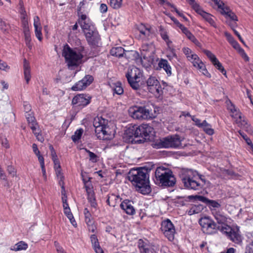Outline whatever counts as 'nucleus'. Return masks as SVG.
I'll return each mask as SVG.
<instances>
[{"label":"nucleus","instance_id":"f257e3e1","mask_svg":"<svg viewBox=\"0 0 253 253\" xmlns=\"http://www.w3.org/2000/svg\"><path fill=\"white\" fill-rule=\"evenodd\" d=\"M151 169L147 166L132 169L129 171L128 179L134 185L136 190L143 195L149 194L151 188L149 184V174Z\"/></svg>","mask_w":253,"mask_h":253},{"label":"nucleus","instance_id":"f03ea898","mask_svg":"<svg viewBox=\"0 0 253 253\" xmlns=\"http://www.w3.org/2000/svg\"><path fill=\"white\" fill-rule=\"evenodd\" d=\"M179 175L185 189L201 190L206 185V180L204 176L196 170L182 169L179 172Z\"/></svg>","mask_w":253,"mask_h":253},{"label":"nucleus","instance_id":"7ed1b4c3","mask_svg":"<svg viewBox=\"0 0 253 253\" xmlns=\"http://www.w3.org/2000/svg\"><path fill=\"white\" fill-rule=\"evenodd\" d=\"M153 133L154 128L148 124H142L139 126L134 125L126 131L129 138H132L131 141L139 144L144 142L146 137L153 136Z\"/></svg>","mask_w":253,"mask_h":253},{"label":"nucleus","instance_id":"20e7f679","mask_svg":"<svg viewBox=\"0 0 253 253\" xmlns=\"http://www.w3.org/2000/svg\"><path fill=\"white\" fill-rule=\"evenodd\" d=\"M156 184L165 187H173L176 183V178L173 172L163 167L157 168L155 172Z\"/></svg>","mask_w":253,"mask_h":253},{"label":"nucleus","instance_id":"39448f33","mask_svg":"<svg viewBox=\"0 0 253 253\" xmlns=\"http://www.w3.org/2000/svg\"><path fill=\"white\" fill-rule=\"evenodd\" d=\"M77 50V51L73 49L67 44L64 46L62 55L65 57L69 68L72 69L73 67H77L83 58L82 53L84 50V47L81 46Z\"/></svg>","mask_w":253,"mask_h":253},{"label":"nucleus","instance_id":"423d86ee","mask_svg":"<svg viewBox=\"0 0 253 253\" xmlns=\"http://www.w3.org/2000/svg\"><path fill=\"white\" fill-rule=\"evenodd\" d=\"M147 47L143 46L141 54L142 57H140L139 53L135 50H130L127 52L125 54V57L129 60H134L138 65H142L146 69H149L154 61L153 56L152 55V52L147 53Z\"/></svg>","mask_w":253,"mask_h":253},{"label":"nucleus","instance_id":"0eeeda50","mask_svg":"<svg viewBox=\"0 0 253 253\" xmlns=\"http://www.w3.org/2000/svg\"><path fill=\"white\" fill-rule=\"evenodd\" d=\"M181 141L179 135H170L155 140L151 146L155 149L177 148L181 145Z\"/></svg>","mask_w":253,"mask_h":253},{"label":"nucleus","instance_id":"6e6552de","mask_svg":"<svg viewBox=\"0 0 253 253\" xmlns=\"http://www.w3.org/2000/svg\"><path fill=\"white\" fill-rule=\"evenodd\" d=\"M107 125L108 120L102 117H97L94 119L93 126L98 137H102L104 140H110L113 137L114 134H111Z\"/></svg>","mask_w":253,"mask_h":253},{"label":"nucleus","instance_id":"1a4fd4ad","mask_svg":"<svg viewBox=\"0 0 253 253\" xmlns=\"http://www.w3.org/2000/svg\"><path fill=\"white\" fill-rule=\"evenodd\" d=\"M199 223L201 226L204 233L208 235H212L217 232L219 225L210 217L204 216L199 220Z\"/></svg>","mask_w":253,"mask_h":253},{"label":"nucleus","instance_id":"9d476101","mask_svg":"<svg viewBox=\"0 0 253 253\" xmlns=\"http://www.w3.org/2000/svg\"><path fill=\"white\" fill-rule=\"evenodd\" d=\"M142 72L138 68L134 67L128 70L126 74L128 84L134 90H138L140 88L139 82L142 77Z\"/></svg>","mask_w":253,"mask_h":253},{"label":"nucleus","instance_id":"9b49d317","mask_svg":"<svg viewBox=\"0 0 253 253\" xmlns=\"http://www.w3.org/2000/svg\"><path fill=\"white\" fill-rule=\"evenodd\" d=\"M129 113L133 118L138 120L152 118L149 110L145 106H134L129 109Z\"/></svg>","mask_w":253,"mask_h":253},{"label":"nucleus","instance_id":"f8f14e48","mask_svg":"<svg viewBox=\"0 0 253 253\" xmlns=\"http://www.w3.org/2000/svg\"><path fill=\"white\" fill-rule=\"evenodd\" d=\"M146 83L150 92L159 95L163 94V88L156 77L150 76L147 80Z\"/></svg>","mask_w":253,"mask_h":253},{"label":"nucleus","instance_id":"ddd939ff","mask_svg":"<svg viewBox=\"0 0 253 253\" xmlns=\"http://www.w3.org/2000/svg\"><path fill=\"white\" fill-rule=\"evenodd\" d=\"M161 229L164 234L169 241H171L174 239L175 230L173 224L169 219H167L162 222Z\"/></svg>","mask_w":253,"mask_h":253},{"label":"nucleus","instance_id":"4468645a","mask_svg":"<svg viewBox=\"0 0 253 253\" xmlns=\"http://www.w3.org/2000/svg\"><path fill=\"white\" fill-rule=\"evenodd\" d=\"M83 5L84 3L83 2H81L80 3V7L78 9V14L80 16L78 20V23L81 26L84 32L86 33L85 31L90 32L91 30H93V27L91 25L90 20L87 18V16L85 14H82L81 15H80V11L81 10V6Z\"/></svg>","mask_w":253,"mask_h":253},{"label":"nucleus","instance_id":"2eb2a0df","mask_svg":"<svg viewBox=\"0 0 253 253\" xmlns=\"http://www.w3.org/2000/svg\"><path fill=\"white\" fill-rule=\"evenodd\" d=\"M91 98L88 94H79L74 97L72 103L75 107L82 108L90 103Z\"/></svg>","mask_w":253,"mask_h":253},{"label":"nucleus","instance_id":"dca6fc26","mask_svg":"<svg viewBox=\"0 0 253 253\" xmlns=\"http://www.w3.org/2000/svg\"><path fill=\"white\" fill-rule=\"evenodd\" d=\"M85 38L89 45L92 46V49L99 46L100 43V36L96 30H91L85 33Z\"/></svg>","mask_w":253,"mask_h":253},{"label":"nucleus","instance_id":"f3484780","mask_svg":"<svg viewBox=\"0 0 253 253\" xmlns=\"http://www.w3.org/2000/svg\"><path fill=\"white\" fill-rule=\"evenodd\" d=\"M93 81V78L91 75H85L81 80L76 83L71 87L73 91H81L85 89Z\"/></svg>","mask_w":253,"mask_h":253},{"label":"nucleus","instance_id":"a211bd4d","mask_svg":"<svg viewBox=\"0 0 253 253\" xmlns=\"http://www.w3.org/2000/svg\"><path fill=\"white\" fill-rule=\"evenodd\" d=\"M133 202L128 199L124 200L120 205V208L127 214L133 215L135 213V210L133 206Z\"/></svg>","mask_w":253,"mask_h":253},{"label":"nucleus","instance_id":"6ab92c4d","mask_svg":"<svg viewBox=\"0 0 253 253\" xmlns=\"http://www.w3.org/2000/svg\"><path fill=\"white\" fill-rule=\"evenodd\" d=\"M34 26L35 28V33L36 37L40 41L42 40V26L38 16H36L34 18Z\"/></svg>","mask_w":253,"mask_h":253},{"label":"nucleus","instance_id":"aec40b11","mask_svg":"<svg viewBox=\"0 0 253 253\" xmlns=\"http://www.w3.org/2000/svg\"><path fill=\"white\" fill-rule=\"evenodd\" d=\"M193 65L194 67L199 69L200 72H201L203 75H204L205 76L208 78L211 77V75L206 69V66L205 65L204 63L199 58L198 60H196L195 61H194V62L193 63Z\"/></svg>","mask_w":253,"mask_h":253},{"label":"nucleus","instance_id":"412c9836","mask_svg":"<svg viewBox=\"0 0 253 253\" xmlns=\"http://www.w3.org/2000/svg\"><path fill=\"white\" fill-rule=\"evenodd\" d=\"M163 68L166 72L168 76L171 75V68L168 63V60L164 59H161L158 62V67L157 69Z\"/></svg>","mask_w":253,"mask_h":253},{"label":"nucleus","instance_id":"4be33fe9","mask_svg":"<svg viewBox=\"0 0 253 253\" xmlns=\"http://www.w3.org/2000/svg\"><path fill=\"white\" fill-rule=\"evenodd\" d=\"M25 117L28 123L29 126L31 129L32 130L34 129L35 130H37L36 128L39 127V126L35 118L34 117L32 114H27L25 115Z\"/></svg>","mask_w":253,"mask_h":253},{"label":"nucleus","instance_id":"5701e85b","mask_svg":"<svg viewBox=\"0 0 253 253\" xmlns=\"http://www.w3.org/2000/svg\"><path fill=\"white\" fill-rule=\"evenodd\" d=\"M214 218L216 219L217 225L222 226L226 223V217L219 211L212 212Z\"/></svg>","mask_w":253,"mask_h":253},{"label":"nucleus","instance_id":"b1692460","mask_svg":"<svg viewBox=\"0 0 253 253\" xmlns=\"http://www.w3.org/2000/svg\"><path fill=\"white\" fill-rule=\"evenodd\" d=\"M128 51L125 52V49L123 47L118 46L112 48L110 53L112 56L121 57H123L124 55L125 56L126 53Z\"/></svg>","mask_w":253,"mask_h":253},{"label":"nucleus","instance_id":"393cba45","mask_svg":"<svg viewBox=\"0 0 253 253\" xmlns=\"http://www.w3.org/2000/svg\"><path fill=\"white\" fill-rule=\"evenodd\" d=\"M183 53L186 56L188 60L191 61L192 63L196 60H199L198 56L194 53H192V50L188 47H184L182 49Z\"/></svg>","mask_w":253,"mask_h":253},{"label":"nucleus","instance_id":"a878e982","mask_svg":"<svg viewBox=\"0 0 253 253\" xmlns=\"http://www.w3.org/2000/svg\"><path fill=\"white\" fill-rule=\"evenodd\" d=\"M204 199L203 203L206 204L211 211H212L213 208H219L221 207L220 204L216 201L210 200L206 197H205Z\"/></svg>","mask_w":253,"mask_h":253},{"label":"nucleus","instance_id":"bb28decb","mask_svg":"<svg viewBox=\"0 0 253 253\" xmlns=\"http://www.w3.org/2000/svg\"><path fill=\"white\" fill-rule=\"evenodd\" d=\"M228 238L235 243L238 244L242 242L241 236L239 234L238 230L233 229Z\"/></svg>","mask_w":253,"mask_h":253},{"label":"nucleus","instance_id":"cd10ccee","mask_svg":"<svg viewBox=\"0 0 253 253\" xmlns=\"http://www.w3.org/2000/svg\"><path fill=\"white\" fill-rule=\"evenodd\" d=\"M24 74L27 84H28L31 79L30 67L26 59L24 60Z\"/></svg>","mask_w":253,"mask_h":253},{"label":"nucleus","instance_id":"c85d7f7f","mask_svg":"<svg viewBox=\"0 0 253 253\" xmlns=\"http://www.w3.org/2000/svg\"><path fill=\"white\" fill-rule=\"evenodd\" d=\"M120 198V196H117L114 194H109L107 195L106 203L109 206L114 207L117 201Z\"/></svg>","mask_w":253,"mask_h":253},{"label":"nucleus","instance_id":"c756f323","mask_svg":"<svg viewBox=\"0 0 253 253\" xmlns=\"http://www.w3.org/2000/svg\"><path fill=\"white\" fill-rule=\"evenodd\" d=\"M204 208L205 207L201 204L193 205L188 211V213L190 215L198 213L202 211L204 209Z\"/></svg>","mask_w":253,"mask_h":253},{"label":"nucleus","instance_id":"7c9ffc66","mask_svg":"<svg viewBox=\"0 0 253 253\" xmlns=\"http://www.w3.org/2000/svg\"><path fill=\"white\" fill-rule=\"evenodd\" d=\"M28 248V245L23 241H20L11 248V250L18 251L25 250Z\"/></svg>","mask_w":253,"mask_h":253},{"label":"nucleus","instance_id":"2f4dec72","mask_svg":"<svg viewBox=\"0 0 253 253\" xmlns=\"http://www.w3.org/2000/svg\"><path fill=\"white\" fill-rule=\"evenodd\" d=\"M204 131L208 135H212L214 134V129L211 128V125L208 123L206 120L204 121L203 126L201 127Z\"/></svg>","mask_w":253,"mask_h":253},{"label":"nucleus","instance_id":"473e14b6","mask_svg":"<svg viewBox=\"0 0 253 253\" xmlns=\"http://www.w3.org/2000/svg\"><path fill=\"white\" fill-rule=\"evenodd\" d=\"M201 16L205 20L209 22V23L211 26L214 27V28L216 27L215 22L212 18V16L211 14L205 12Z\"/></svg>","mask_w":253,"mask_h":253},{"label":"nucleus","instance_id":"72a5a7b5","mask_svg":"<svg viewBox=\"0 0 253 253\" xmlns=\"http://www.w3.org/2000/svg\"><path fill=\"white\" fill-rule=\"evenodd\" d=\"M87 199L88 202L90 203V204L91 207L96 208L97 206V204L96 202V199H95V194H94V192L93 191L91 192L87 193Z\"/></svg>","mask_w":253,"mask_h":253},{"label":"nucleus","instance_id":"f704fd0d","mask_svg":"<svg viewBox=\"0 0 253 253\" xmlns=\"http://www.w3.org/2000/svg\"><path fill=\"white\" fill-rule=\"evenodd\" d=\"M90 240H91L92 247H93L94 250L95 251V252L96 251H97L98 249H101V248L99 245L98 240L96 235H95V234L91 235L90 236Z\"/></svg>","mask_w":253,"mask_h":253},{"label":"nucleus","instance_id":"c9c22d12","mask_svg":"<svg viewBox=\"0 0 253 253\" xmlns=\"http://www.w3.org/2000/svg\"><path fill=\"white\" fill-rule=\"evenodd\" d=\"M219 227L218 229V231L219 230L222 233L225 234L227 237L229 236V234H230V232H231L232 230H233V229L228 226L226 223L222 226L219 225Z\"/></svg>","mask_w":253,"mask_h":253},{"label":"nucleus","instance_id":"e433bc0d","mask_svg":"<svg viewBox=\"0 0 253 253\" xmlns=\"http://www.w3.org/2000/svg\"><path fill=\"white\" fill-rule=\"evenodd\" d=\"M182 33L186 36L188 39H189L194 43L198 42V41L196 39L195 37L190 32V31L187 28L182 31Z\"/></svg>","mask_w":253,"mask_h":253},{"label":"nucleus","instance_id":"4c0bfd02","mask_svg":"<svg viewBox=\"0 0 253 253\" xmlns=\"http://www.w3.org/2000/svg\"><path fill=\"white\" fill-rule=\"evenodd\" d=\"M90 178L86 180L85 178H83V180L84 183V187L85 189L86 193H89L93 192V186L91 184V182L90 181Z\"/></svg>","mask_w":253,"mask_h":253},{"label":"nucleus","instance_id":"58836bf2","mask_svg":"<svg viewBox=\"0 0 253 253\" xmlns=\"http://www.w3.org/2000/svg\"><path fill=\"white\" fill-rule=\"evenodd\" d=\"M113 93H116L118 95H121L124 93V89L121 86V84L120 82H117L115 84V86L113 89Z\"/></svg>","mask_w":253,"mask_h":253},{"label":"nucleus","instance_id":"ea45409f","mask_svg":"<svg viewBox=\"0 0 253 253\" xmlns=\"http://www.w3.org/2000/svg\"><path fill=\"white\" fill-rule=\"evenodd\" d=\"M192 8L199 14L202 15L205 11H204L199 3L194 1L190 5Z\"/></svg>","mask_w":253,"mask_h":253},{"label":"nucleus","instance_id":"a19ab883","mask_svg":"<svg viewBox=\"0 0 253 253\" xmlns=\"http://www.w3.org/2000/svg\"><path fill=\"white\" fill-rule=\"evenodd\" d=\"M83 133V129L80 128L77 129L74 133V134L72 135V139L74 142L78 141L81 138Z\"/></svg>","mask_w":253,"mask_h":253},{"label":"nucleus","instance_id":"79ce46f5","mask_svg":"<svg viewBox=\"0 0 253 253\" xmlns=\"http://www.w3.org/2000/svg\"><path fill=\"white\" fill-rule=\"evenodd\" d=\"M212 64L223 75H226V72L225 69L218 59Z\"/></svg>","mask_w":253,"mask_h":253},{"label":"nucleus","instance_id":"37998d69","mask_svg":"<svg viewBox=\"0 0 253 253\" xmlns=\"http://www.w3.org/2000/svg\"><path fill=\"white\" fill-rule=\"evenodd\" d=\"M110 4L114 9H118L122 5V0H110Z\"/></svg>","mask_w":253,"mask_h":253},{"label":"nucleus","instance_id":"c03bdc74","mask_svg":"<svg viewBox=\"0 0 253 253\" xmlns=\"http://www.w3.org/2000/svg\"><path fill=\"white\" fill-rule=\"evenodd\" d=\"M36 130H35L34 129H33V133L34 134L38 141L42 142L44 141V138L42 137V134L41 133V130L40 127H38L36 128Z\"/></svg>","mask_w":253,"mask_h":253},{"label":"nucleus","instance_id":"a18cd8bd","mask_svg":"<svg viewBox=\"0 0 253 253\" xmlns=\"http://www.w3.org/2000/svg\"><path fill=\"white\" fill-rule=\"evenodd\" d=\"M203 52L208 56V57L210 59L211 62L213 63L215 61H216L217 59L215 57V56L212 54L210 51L204 49Z\"/></svg>","mask_w":253,"mask_h":253},{"label":"nucleus","instance_id":"49530a36","mask_svg":"<svg viewBox=\"0 0 253 253\" xmlns=\"http://www.w3.org/2000/svg\"><path fill=\"white\" fill-rule=\"evenodd\" d=\"M85 151L88 154L89 157V161L93 163H96L98 161V157L95 154L90 151L88 150H87L86 149H85Z\"/></svg>","mask_w":253,"mask_h":253},{"label":"nucleus","instance_id":"de8ad7c7","mask_svg":"<svg viewBox=\"0 0 253 253\" xmlns=\"http://www.w3.org/2000/svg\"><path fill=\"white\" fill-rule=\"evenodd\" d=\"M9 26L2 19H0V29L4 32H6L8 30Z\"/></svg>","mask_w":253,"mask_h":253},{"label":"nucleus","instance_id":"09e8293b","mask_svg":"<svg viewBox=\"0 0 253 253\" xmlns=\"http://www.w3.org/2000/svg\"><path fill=\"white\" fill-rule=\"evenodd\" d=\"M231 44L234 48L236 49H239L240 52L244 53L245 54V57L247 58L248 60L249 59V57L247 56V55L244 52V49L240 47L239 44L237 42H236L235 40L233 42H231Z\"/></svg>","mask_w":253,"mask_h":253},{"label":"nucleus","instance_id":"8fccbe9b","mask_svg":"<svg viewBox=\"0 0 253 253\" xmlns=\"http://www.w3.org/2000/svg\"><path fill=\"white\" fill-rule=\"evenodd\" d=\"M205 197L204 196L200 195H190L188 197V199L189 200H198L203 203Z\"/></svg>","mask_w":253,"mask_h":253},{"label":"nucleus","instance_id":"3c124183","mask_svg":"<svg viewBox=\"0 0 253 253\" xmlns=\"http://www.w3.org/2000/svg\"><path fill=\"white\" fill-rule=\"evenodd\" d=\"M229 17L231 20L234 21H237L238 18L236 14L231 11V10H229L228 13H227V16Z\"/></svg>","mask_w":253,"mask_h":253},{"label":"nucleus","instance_id":"603ef678","mask_svg":"<svg viewBox=\"0 0 253 253\" xmlns=\"http://www.w3.org/2000/svg\"><path fill=\"white\" fill-rule=\"evenodd\" d=\"M85 221L87 224H89L90 223H93V221L91 219V214L90 213L89 211H87V212L85 213Z\"/></svg>","mask_w":253,"mask_h":253},{"label":"nucleus","instance_id":"864d4df0","mask_svg":"<svg viewBox=\"0 0 253 253\" xmlns=\"http://www.w3.org/2000/svg\"><path fill=\"white\" fill-rule=\"evenodd\" d=\"M192 120L195 122V125L199 127H201L204 124V121L201 123V120L198 118H196L195 116H192Z\"/></svg>","mask_w":253,"mask_h":253},{"label":"nucleus","instance_id":"5fc2aeb1","mask_svg":"<svg viewBox=\"0 0 253 253\" xmlns=\"http://www.w3.org/2000/svg\"><path fill=\"white\" fill-rule=\"evenodd\" d=\"M22 25L23 28L29 27L28 21L26 18V15H24L21 18Z\"/></svg>","mask_w":253,"mask_h":253},{"label":"nucleus","instance_id":"6e6d98bb","mask_svg":"<svg viewBox=\"0 0 253 253\" xmlns=\"http://www.w3.org/2000/svg\"><path fill=\"white\" fill-rule=\"evenodd\" d=\"M245 253H253V241L246 247Z\"/></svg>","mask_w":253,"mask_h":253},{"label":"nucleus","instance_id":"4d7b16f0","mask_svg":"<svg viewBox=\"0 0 253 253\" xmlns=\"http://www.w3.org/2000/svg\"><path fill=\"white\" fill-rule=\"evenodd\" d=\"M218 8H222L224 6V3L220 0H211Z\"/></svg>","mask_w":253,"mask_h":253},{"label":"nucleus","instance_id":"13d9d810","mask_svg":"<svg viewBox=\"0 0 253 253\" xmlns=\"http://www.w3.org/2000/svg\"><path fill=\"white\" fill-rule=\"evenodd\" d=\"M7 170L9 174L14 176L16 174V171L15 169L12 166H8Z\"/></svg>","mask_w":253,"mask_h":253},{"label":"nucleus","instance_id":"bf43d9fd","mask_svg":"<svg viewBox=\"0 0 253 253\" xmlns=\"http://www.w3.org/2000/svg\"><path fill=\"white\" fill-rule=\"evenodd\" d=\"M88 226V229L89 231L91 232H94L96 229V227L95 224L93 223H90L89 224H87Z\"/></svg>","mask_w":253,"mask_h":253},{"label":"nucleus","instance_id":"052dcab7","mask_svg":"<svg viewBox=\"0 0 253 253\" xmlns=\"http://www.w3.org/2000/svg\"><path fill=\"white\" fill-rule=\"evenodd\" d=\"M23 106L25 112L28 114V113L31 111L32 109L31 105L27 102H24Z\"/></svg>","mask_w":253,"mask_h":253},{"label":"nucleus","instance_id":"680f3d73","mask_svg":"<svg viewBox=\"0 0 253 253\" xmlns=\"http://www.w3.org/2000/svg\"><path fill=\"white\" fill-rule=\"evenodd\" d=\"M108 7L106 4L102 3L100 6V11L101 13H104L107 11Z\"/></svg>","mask_w":253,"mask_h":253},{"label":"nucleus","instance_id":"e2e57ef3","mask_svg":"<svg viewBox=\"0 0 253 253\" xmlns=\"http://www.w3.org/2000/svg\"><path fill=\"white\" fill-rule=\"evenodd\" d=\"M230 105H228V109L233 113L237 112V109L234 105L232 104V103L229 101Z\"/></svg>","mask_w":253,"mask_h":253},{"label":"nucleus","instance_id":"0e129e2a","mask_svg":"<svg viewBox=\"0 0 253 253\" xmlns=\"http://www.w3.org/2000/svg\"><path fill=\"white\" fill-rule=\"evenodd\" d=\"M225 36H226L228 41L231 43V42H233L235 40L233 38V37L232 36L231 34L227 32L225 33Z\"/></svg>","mask_w":253,"mask_h":253},{"label":"nucleus","instance_id":"69168bd1","mask_svg":"<svg viewBox=\"0 0 253 253\" xmlns=\"http://www.w3.org/2000/svg\"><path fill=\"white\" fill-rule=\"evenodd\" d=\"M49 149L51 151V156L52 159H55L56 157H57L56 152H55V150L54 149L52 145L49 146Z\"/></svg>","mask_w":253,"mask_h":253},{"label":"nucleus","instance_id":"338daca9","mask_svg":"<svg viewBox=\"0 0 253 253\" xmlns=\"http://www.w3.org/2000/svg\"><path fill=\"white\" fill-rule=\"evenodd\" d=\"M52 161L54 162V168L56 169V168L60 169V162L59 160L58 159V158L56 157L55 159H52Z\"/></svg>","mask_w":253,"mask_h":253},{"label":"nucleus","instance_id":"774afa93","mask_svg":"<svg viewBox=\"0 0 253 253\" xmlns=\"http://www.w3.org/2000/svg\"><path fill=\"white\" fill-rule=\"evenodd\" d=\"M236 21H227V24L229 25V26L231 28V29L233 30H235L234 28L237 27V24L236 22Z\"/></svg>","mask_w":253,"mask_h":253}]
</instances>
